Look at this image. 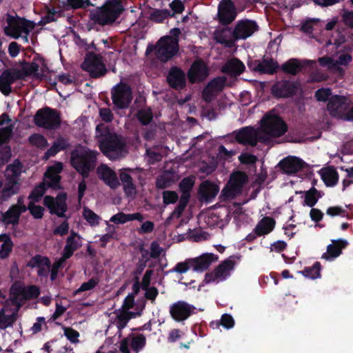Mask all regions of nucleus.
<instances>
[{
  "mask_svg": "<svg viewBox=\"0 0 353 353\" xmlns=\"http://www.w3.org/2000/svg\"><path fill=\"white\" fill-rule=\"evenodd\" d=\"M95 137L101 152L109 159H117L126 151V142L123 137L111 132L104 123L96 126Z\"/></svg>",
  "mask_w": 353,
  "mask_h": 353,
  "instance_id": "obj_1",
  "label": "nucleus"
},
{
  "mask_svg": "<svg viewBox=\"0 0 353 353\" xmlns=\"http://www.w3.org/2000/svg\"><path fill=\"white\" fill-rule=\"evenodd\" d=\"M123 10L120 0H107L100 8L91 11L89 17L94 23L105 26L114 23Z\"/></svg>",
  "mask_w": 353,
  "mask_h": 353,
  "instance_id": "obj_2",
  "label": "nucleus"
},
{
  "mask_svg": "<svg viewBox=\"0 0 353 353\" xmlns=\"http://www.w3.org/2000/svg\"><path fill=\"white\" fill-rule=\"evenodd\" d=\"M97 154L85 148L74 149L71 152V164L83 179L88 178L90 171L94 169Z\"/></svg>",
  "mask_w": 353,
  "mask_h": 353,
  "instance_id": "obj_3",
  "label": "nucleus"
},
{
  "mask_svg": "<svg viewBox=\"0 0 353 353\" xmlns=\"http://www.w3.org/2000/svg\"><path fill=\"white\" fill-rule=\"evenodd\" d=\"M288 126L282 117L276 114L266 113L261 121L262 133L272 138L281 137L286 134Z\"/></svg>",
  "mask_w": 353,
  "mask_h": 353,
  "instance_id": "obj_4",
  "label": "nucleus"
},
{
  "mask_svg": "<svg viewBox=\"0 0 353 353\" xmlns=\"http://www.w3.org/2000/svg\"><path fill=\"white\" fill-rule=\"evenodd\" d=\"M33 121L38 127L47 130H56L61 125V114L56 109L44 106L37 110Z\"/></svg>",
  "mask_w": 353,
  "mask_h": 353,
  "instance_id": "obj_5",
  "label": "nucleus"
},
{
  "mask_svg": "<svg viewBox=\"0 0 353 353\" xmlns=\"http://www.w3.org/2000/svg\"><path fill=\"white\" fill-rule=\"evenodd\" d=\"M248 181V176L245 172L240 170L232 172L230 179L221 192L222 200L234 199L241 194L243 187Z\"/></svg>",
  "mask_w": 353,
  "mask_h": 353,
  "instance_id": "obj_6",
  "label": "nucleus"
},
{
  "mask_svg": "<svg viewBox=\"0 0 353 353\" xmlns=\"http://www.w3.org/2000/svg\"><path fill=\"white\" fill-rule=\"evenodd\" d=\"M154 49L157 59L162 62H166L178 53L179 43L172 37L164 36L160 38L155 46H148L146 52Z\"/></svg>",
  "mask_w": 353,
  "mask_h": 353,
  "instance_id": "obj_7",
  "label": "nucleus"
},
{
  "mask_svg": "<svg viewBox=\"0 0 353 353\" xmlns=\"http://www.w3.org/2000/svg\"><path fill=\"white\" fill-rule=\"evenodd\" d=\"M6 22L8 26L4 27V33L14 39H19L22 33L29 34L30 28L34 26L31 21L21 18L17 14H7Z\"/></svg>",
  "mask_w": 353,
  "mask_h": 353,
  "instance_id": "obj_8",
  "label": "nucleus"
},
{
  "mask_svg": "<svg viewBox=\"0 0 353 353\" xmlns=\"http://www.w3.org/2000/svg\"><path fill=\"white\" fill-rule=\"evenodd\" d=\"M111 99L117 110H126L133 99L131 87L123 81L115 84L111 90Z\"/></svg>",
  "mask_w": 353,
  "mask_h": 353,
  "instance_id": "obj_9",
  "label": "nucleus"
},
{
  "mask_svg": "<svg viewBox=\"0 0 353 353\" xmlns=\"http://www.w3.org/2000/svg\"><path fill=\"white\" fill-rule=\"evenodd\" d=\"M81 68L93 79L104 77L108 71L102 57L92 52L86 54L81 63Z\"/></svg>",
  "mask_w": 353,
  "mask_h": 353,
  "instance_id": "obj_10",
  "label": "nucleus"
},
{
  "mask_svg": "<svg viewBox=\"0 0 353 353\" xmlns=\"http://www.w3.org/2000/svg\"><path fill=\"white\" fill-rule=\"evenodd\" d=\"M300 89L301 84L299 81L281 79L274 83L271 93L275 99H289L294 97Z\"/></svg>",
  "mask_w": 353,
  "mask_h": 353,
  "instance_id": "obj_11",
  "label": "nucleus"
},
{
  "mask_svg": "<svg viewBox=\"0 0 353 353\" xmlns=\"http://www.w3.org/2000/svg\"><path fill=\"white\" fill-rule=\"evenodd\" d=\"M67 194L59 192L57 196L46 195L43 199V205L48 208L51 214H56L59 217H65V212L68 210Z\"/></svg>",
  "mask_w": 353,
  "mask_h": 353,
  "instance_id": "obj_12",
  "label": "nucleus"
},
{
  "mask_svg": "<svg viewBox=\"0 0 353 353\" xmlns=\"http://www.w3.org/2000/svg\"><path fill=\"white\" fill-rule=\"evenodd\" d=\"M237 15L236 6L232 0H221L218 5L217 19L222 26L234 22Z\"/></svg>",
  "mask_w": 353,
  "mask_h": 353,
  "instance_id": "obj_13",
  "label": "nucleus"
},
{
  "mask_svg": "<svg viewBox=\"0 0 353 353\" xmlns=\"http://www.w3.org/2000/svg\"><path fill=\"white\" fill-rule=\"evenodd\" d=\"M259 26L252 20L241 19L239 21L232 30V37L234 41L245 39L251 37L254 32L257 31Z\"/></svg>",
  "mask_w": 353,
  "mask_h": 353,
  "instance_id": "obj_14",
  "label": "nucleus"
},
{
  "mask_svg": "<svg viewBox=\"0 0 353 353\" xmlns=\"http://www.w3.org/2000/svg\"><path fill=\"white\" fill-rule=\"evenodd\" d=\"M209 68L205 61L196 59L190 65L187 76L191 83L202 82L209 76Z\"/></svg>",
  "mask_w": 353,
  "mask_h": 353,
  "instance_id": "obj_15",
  "label": "nucleus"
},
{
  "mask_svg": "<svg viewBox=\"0 0 353 353\" xmlns=\"http://www.w3.org/2000/svg\"><path fill=\"white\" fill-rule=\"evenodd\" d=\"M195 310V307L183 301H179L170 306L171 317L176 321L188 319Z\"/></svg>",
  "mask_w": 353,
  "mask_h": 353,
  "instance_id": "obj_16",
  "label": "nucleus"
},
{
  "mask_svg": "<svg viewBox=\"0 0 353 353\" xmlns=\"http://www.w3.org/2000/svg\"><path fill=\"white\" fill-rule=\"evenodd\" d=\"M146 343L147 340L143 334L130 335L121 341L119 350L123 353H130V345L132 350L137 353L145 347Z\"/></svg>",
  "mask_w": 353,
  "mask_h": 353,
  "instance_id": "obj_17",
  "label": "nucleus"
},
{
  "mask_svg": "<svg viewBox=\"0 0 353 353\" xmlns=\"http://www.w3.org/2000/svg\"><path fill=\"white\" fill-rule=\"evenodd\" d=\"M18 79H23L22 72L19 70H5L0 75V91L4 95H9L12 91L11 85Z\"/></svg>",
  "mask_w": 353,
  "mask_h": 353,
  "instance_id": "obj_18",
  "label": "nucleus"
},
{
  "mask_svg": "<svg viewBox=\"0 0 353 353\" xmlns=\"http://www.w3.org/2000/svg\"><path fill=\"white\" fill-rule=\"evenodd\" d=\"M167 83L174 90L180 91L185 89L187 85L185 72L177 66L171 67L167 74Z\"/></svg>",
  "mask_w": 353,
  "mask_h": 353,
  "instance_id": "obj_19",
  "label": "nucleus"
},
{
  "mask_svg": "<svg viewBox=\"0 0 353 353\" xmlns=\"http://www.w3.org/2000/svg\"><path fill=\"white\" fill-rule=\"evenodd\" d=\"M305 165V161L303 159L294 156H288L279 162L278 167L285 174H292L302 170Z\"/></svg>",
  "mask_w": 353,
  "mask_h": 353,
  "instance_id": "obj_20",
  "label": "nucleus"
},
{
  "mask_svg": "<svg viewBox=\"0 0 353 353\" xmlns=\"http://www.w3.org/2000/svg\"><path fill=\"white\" fill-rule=\"evenodd\" d=\"M63 170V164L61 162H57L53 166H50L44 173V179L48 181L46 182V188L52 190L61 189V177L59 174Z\"/></svg>",
  "mask_w": 353,
  "mask_h": 353,
  "instance_id": "obj_21",
  "label": "nucleus"
},
{
  "mask_svg": "<svg viewBox=\"0 0 353 353\" xmlns=\"http://www.w3.org/2000/svg\"><path fill=\"white\" fill-rule=\"evenodd\" d=\"M28 266L30 268H37V274L41 278H48L52 267V263L48 257L37 254L30 259L28 263Z\"/></svg>",
  "mask_w": 353,
  "mask_h": 353,
  "instance_id": "obj_22",
  "label": "nucleus"
},
{
  "mask_svg": "<svg viewBox=\"0 0 353 353\" xmlns=\"http://www.w3.org/2000/svg\"><path fill=\"white\" fill-rule=\"evenodd\" d=\"M220 190L219 185L206 180L200 183L199 186V196L201 202L210 203L217 195Z\"/></svg>",
  "mask_w": 353,
  "mask_h": 353,
  "instance_id": "obj_23",
  "label": "nucleus"
},
{
  "mask_svg": "<svg viewBox=\"0 0 353 353\" xmlns=\"http://www.w3.org/2000/svg\"><path fill=\"white\" fill-rule=\"evenodd\" d=\"M237 143L244 145L256 146V130L252 126L242 127L239 130L233 132Z\"/></svg>",
  "mask_w": 353,
  "mask_h": 353,
  "instance_id": "obj_24",
  "label": "nucleus"
},
{
  "mask_svg": "<svg viewBox=\"0 0 353 353\" xmlns=\"http://www.w3.org/2000/svg\"><path fill=\"white\" fill-rule=\"evenodd\" d=\"M227 79L225 77H219L210 80L203 89L202 95L205 101H210L215 94L221 92L225 86Z\"/></svg>",
  "mask_w": 353,
  "mask_h": 353,
  "instance_id": "obj_25",
  "label": "nucleus"
},
{
  "mask_svg": "<svg viewBox=\"0 0 353 353\" xmlns=\"http://www.w3.org/2000/svg\"><path fill=\"white\" fill-rule=\"evenodd\" d=\"M97 173L103 183L110 187L112 190L118 188L121 185L115 172L105 164H102L97 168Z\"/></svg>",
  "mask_w": 353,
  "mask_h": 353,
  "instance_id": "obj_26",
  "label": "nucleus"
},
{
  "mask_svg": "<svg viewBox=\"0 0 353 353\" xmlns=\"http://www.w3.org/2000/svg\"><path fill=\"white\" fill-rule=\"evenodd\" d=\"M216 260H218V256L214 254L204 253L199 257L190 259L189 263L194 271L202 272L207 270L210 264Z\"/></svg>",
  "mask_w": 353,
  "mask_h": 353,
  "instance_id": "obj_27",
  "label": "nucleus"
},
{
  "mask_svg": "<svg viewBox=\"0 0 353 353\" xmlns=\"http://www.w3.org/2000/svg\"><path fill=\"white\" fill-rule=\"evenodd\" d=\"M82 246V237L72 230L70 235L66 239L63 248L62 256L63 259H68L72 256L74 252Z\"/></svg>",
  "mask_w": 353,
  "mask_h": 353,
  "instance_id": "obj_28",
  "label": "nucleus"
},
{
  "mask_svg": "<svg viewBox=\"0 0 353 353\" xmlns=\"http://www.w3.org/2000/svg\"><path fill=\"white\" fill-rule=\"evenodd\" d=\"M348 245V241L345 239H333L332 243L327 247V252L323 254L322 258L325 260H331L337 258L342 252V250Z\"/></svg>",
  "mask_w": 353,
  "mask_h": 353,
  "instance_id": "obj_29",
  "label": "nucleus"
},
{
  "mask_svg": "<svg viewBox=\"0 0 353 353\" xmlns=\"http://www.w3.org/2000/svg\"><path fill=\"white\" fill-rule=\"evenodd\" d=\"M310 61L301 60L296 58H291L285 61L281 66V70L285 73L290 74V75L296 76V74L301 72L303 68L308 66Z\"/></svg>",
  "mask_w": 353,
  "mask_h": 353,
  "instance_id": "obj_30",
  "label": "nucleus"
},
{
  "mask_svg": "<svg viewBox=\"0 0 353 353\" xmlns=\"http://www.w3.org/2000/svg\"><path fill=\"white\" fill-rule=\"evenodd\" d=\"M245 67L238 58H232L228 60L221 68V72L232 77L240 76L243 72Z\"/></svg>",
  "mask_w": 353,
  "mask_h": 353,
  "instance_id": "obj_31",
  "label": "nucleus"
},
{
  "mask_svg": "<svg viewBox=\"0 0 353 353\" xmlns=\"http://www.w3.org/2000/svg\"><path fill=\"white\" fill-rule=\"evenodd\" d=\"M347 99L341 95H334L331 97L327 103V110L330 114L336 115L341 113L346 108Z\"/></svg>",
  "mask_w": 353,
  "mask_h": 353,
  "instance_id": "obj_32",
  "label": "nucleus"
},
{
  "mask_svg": "<svg viewBox=\"0 0 353 353\" xmlns=\"http://www.w3.org/2000/svg\"><path fill=\"white\" fill-rule=\"evenodd\" d=\"M12 294L16 295H21L25 300H31V299L37 298L41 292L38 286L30 285L28 287L12 286L10 289Z\"/></svg>",
  "mask_w": 353,
  "mask_h": 353,
  "instance_id": "obj_33",
  "label": "nucleus"
},
{
  "mask_svg": "<svg viewBox=\"0 0 353 353\" xmlns=\"http://www.w3.org/2000/svg\"><path fill=\"white\" fill-rule=\"evenodd\" d=\"M232 258L230 256L224 260L214 269L219 281H224L230 275L236 263Z\"/></svg>",
  "mask_w": 353,
  "mask_h": 353,
  "instance_id": "obj_34",
  "label": "nucleus"
},
{
  "mask_svg": "<svg viewBox=\"0 0 353 353\" xmlns=\"http://www.w3.org/2000/svg\"><path fill=\"white\" fill-rule=\"evenodd\" d=\"M275 223L274 218L268 216H264L255 226L254 231L259 236L268 234L273 230Z\"/></svg>",
  "mask_w": 353,
  "mask_h": 353,
  "instance_id": "obj_35",
  "label": "nucleus"
},
{
  "mask_svg": "<svg viewBox=\"0 0 353 353\" xmlns=\"http://www.w3.org/2000/svg\"><path fill=\"white\" fill-rule=\"evenodd\" d=\"M71 147L68 139L63 137H59L55 141L52 143L49 149L44 154L46 159L54 157L61 150H65Z\"/></svg>",
  "mask_w": 353,
  "mask_h": 353,
  "instance_id": "obj_36",
  "label": "nucleus"
},
{
  "mask_svg": "<svg viewBox=\"0 0 353 353\" xmlns=\"http://www.w3.org/2000/svg\"><path fill=\"white\" fill-rule=\"evenodd\" d=\"M16 208V205H12L8 208L7 212H0V222L3 223L6 225H18L20 219V212H17Z\"/></svg>",
  "mask_w": 353,
  "mask_h": 353,
  "instance_id": "obj_37",
  "label": "nucleus"
},
{
  "mask_svg": "<svg viewBox=\"0 0 353 353\" xmlns=\"http://www.w3.org/2000/svg\"><path fill=\"white\" fill-rule=\"evenodd\" d=\"M126 170L130 171L131 169H125L124 171H121L119 173V179L123 185V190L125 195L132 196L136 193V185L133 182V179L130 174L127 173Z\"/></svg>",
  "mask_w": 353,
  "mask_h": 353,
  "instance_id": "obj_38",
  "label": "nucleus"
},
{
  "mask_svg": "<svg viewBox=\"0 0 353 353\" xmlns=\"http://www.w3.org/2000/svg\"><path fill=\"white\" fill-rule=\"evenodd\" d=\"M22 164L19 160H15L12 164H8L6 176L10 183H17V178L20 176Z\"/></svg>",
  "mask_w": 353,
  "mask_h": 353,
  "instance_id": "obj_39",
  "label": "nucleus"
},
{
  "mask_svg": "<svg viewBox=\"0 0 353 353\" xmlns=\"http://www.w3.org/2000/svg\"><path fill=\"white\" fill-rule=\"evenodd\" d=\"M226 27L221 29H216L214 33L215 41L220 44L231 46L232 42L229 40L230 34L232 35V30L230 27Z\"/></svg>",
  "mask_w": 353,
  "mask_h": 353,
  "instance_id": "obj_40",
  "label": "nucleus"
},
{
  "mask_svg": "<svg viewBox=\"0 0 353 353\" xmlns=\"http://www.w3.org/2000/svg\"><path fill=\"white\" fill-rule=\"evenodd\" d=\"M17 310H15L10 315H6L5 307H1L0 309V329L5 330L8 327H12L17 319Z\"/></svg>",
  "mask_w": 353,
  "mask_h": 353,
  "instance_id": "obj_41",
  "label": "nucleus"
},
{
  "mask_svg": "<svg viewBox=\"0 0 353 353\" xmlns=\"http://www.w3.org/2000/svg\"><path fill=\"white\" fill-rule=\"evenodd\" d=\"M321 179L327 186L336 185L339 180L337 170L333 167L327 168L323 172Z\"/></svg>",
  "mask_w": 353,
  "mask_h": 353,
  "instance_id": "obj_42",
  "label": "nucleus"
},
{
  "mask_svg": "<svg viewBox=\"0 0 353 353\" xmlns=\"http://www.w3.org/2000/svg\"><path fill=\"white\" fill-rule=\"evenodd\" d=\"M170 10L167 9H152L148 16V19L152 22L161 23L170 17Z\"/></svg>",
  "mask_w": 353,
  "mask_h": 353,
  "instance_id": "obj_43",
  "label": "nucleus"
},
{
  "mask_svg": "<svg viewBox=\"0 0 353 353\" xmlns=\"http://www.w3.org/2000/svg\"><path fill=\"white\" fill-rule=\"evenodd\" d=\"M279 68V65L277 61H274L273 59H263V61H261L259 72L272 75V74L276 72Z\"/></svg>",
  "mask_w": 353,
  "mask_h": 353,
  "instance_id": "obj_44",
  "label": "nucleus"
},
{
  "mask_svg": "<svg viewBox=\"0 0 353 353\" xmlns=\"http://www.w3.org/2000/svg\"><path fill=\"white\" fill-rule=\"evenodd\" d=\"M321 196L320 192L315 188H310L305 192V205L314 207Z\"/></svg>",
  "mask_w": 353,
  "mask_h": 353,
  "instance_id": "obj_45",
  "label": "nucleus"
},
{
  "mask_svg": "<svg viewBox=\"0 0 353 353\" xmlns=\"http://www.w3.org/2000/svg\"><path fill=\"white\" fill-rule=\"evenodd\" d=\"M47 190L46 181H43L39 185H37L33 190L30 192L29 195V199L32 200L35 202H39L41 197L45 194Z\"/></svg>",
  "mask_w": 353,
  "mask_h": 353,
  "instance_id": "obj_46",
  "label": "nucleus"
},
{
  "mask_svg": "<svg viewBox=\"0 0 353 353\" xmlns=\"http://www.w3.org/2000/svg\"><path fill=\"white\" fill-rule=\"evenodd\" d=\"M321 268V263L316 261L312 267L305 268L301 272L306 277L312 279H316L320 276Z\"/></svg>",
  "mask_w": 353,
  "mask_h": 353,
  "instance_id": "obj_47",
  "label": "nucleus"
},
{
  "mask_svg": "<svg viewBox=\"0 0 353 353\" xmlns=\"http://www.w3.org/2000/svg\"><path fill=\"white\" fill-rule=\"evenodd\" d=\"M152 117L151 108H144L137 112V118L143 125H148L152 121Z\"/></svg>",
  "mask_w": 353,
  "mask_h": 353,
  "instance_id": "obj_48",
  "label": "nucleus"
},
{
  "mask_svg": "<svg viewBox=\"0 0 353 353\" xmlns=\"http://www.w3.org/2000/svg\"><path fill=\"white\" fill-rule=\"evenodd\" d=\"M234 325V320L232 318V316L229 314H223L221 316V320L217 321L214 323V321H212L210 323V325L213 327L214 325L216 326V327H219L220 325L222 327L226 328V329H230L232 328Z\"/></svg>",
  "mask_w": 353,
  "mask_h": 353,
  "instance_id": "obj_49",
  "label": "nucleus"
},
{
  "mask_svg": "<svg viewBox=\"0 0 353 353\" xmlns=\"http://www.w3.org/2000/svg\"><path fill=\"white\" fill-rule=\"evenodd\" d=\"M83 217L91 226L98 225L101 219V217L99 215L85 206L83 208Z\"/></svg>",
  "mask_w": 353,
  "mask_h": 353,
  "instance_id": "obj_50",
  "label": "nucleus"
},
{
  "mask_svg": "<svg viewBox=\"0 0 353 353\" xmlns=\"http://www.w3.org/2000/svg\"><path fill=\"white\" fill-rule=\"evenodd\" d=\"M30 144L37 148H45L48 145L47 139L40 134H32L28 138Z\"/></svg>",
  "mask_w": 353,
  "mask_h": 353,
  "instance_id": "obj_51",
  "label": "nucleus"
},
{
  "mask_svg": "<svg viewBox=\"0 0 353 353\" xmlns=\"http://www.w3.org/2000/svg\"><path fill=\"white\" fill-rule=\"evenodd\" d=\"M39 70V65L36 62H28L23 61L22 63V68L20 70L23 74V79L24 77H30L32 74L37 72Z\"/></svg>",
  "mask_w": 353,
  "mask_h": 353,
  "instance_id": "obj_52",
  "label": "nucleus"
},
{
  "mask_svg": "<svg viewBox=\"0 0 353 353\" xmlns=\"http://www.w3.org/2000/svg\"><path fill=\"white\" fill-rule=\"evenodd\" d=\"M99 281L98 276H93L88 281L83 283L79 288L74 292V294L76 295L83 292L94 290Z\"/></svg>",
  "mask_w": 353,
  "mask_h": 353,
  "instance_id": "obj_53",
  "label": "nucleus"
},
{
  "mask_svg": "<svg viewBox=\"0 0 353 353\" xmlns=\"http://www.w3.org/2000/svg\"><path fill=\"white\" fill-rule=\"evenodd\" d=\"M17 183H10L9 181L3 188L0 192V201H6L12 195L17 193V190L14 187Z\"/></svg>",
  "mask_w": 353,
  "mask_h": 353,
  "instance_id": "obj_54",
  "label": "nucleus"
},
{
  "mask_svg": "<svg viewBox=\"0 0 353 353\" xmlns=\"http://www.w3.org/2000/svg\"><path fill=\"white\" fill-rule=\"evenodd\" d=\"M62 10H57L54 8H48L46 14L42 17V19L39 23L40 25H44L53 21H56V14H59L61 16Z\"/></svg>",
  "mask_w": 353,
  "mask_h": 353,
  "instance_id": "obj_55",
  "label": "nucleus"
},
{
  "mask_svg": "<svg viewBox=\"0 0 353 353\" xmlns=\"http://www.w3.org/2000/svg\"><path fill=\"white\" fill-rule=\"evenodd\" d=\"M194 184V179L189 176L183 179L179 183V188L181 193L190 194Z\"/></svg>",
  "mask_w": 353,
  "mask_h": 353,
  "instance_id": "obj_56",
  "label": "nucleus"
},
{
  "mask_svg": "<svg viewBox=\"0 0 353 353\" xmlns=\"http://www.w3.org/2000/svg\"><path fill=\"white\" fill-rule=\"evenodd\" d=\"M170 17H174L176 14H181L185 10V6L181 0H173L169 3Z\"/></svg>",
  "mask_w": 353,
  "mask_h": 353,
  "instance_id": "obj_57",
  "label": "nucleus"
},
{
  "mask_svg": "<svg viewBox=\"0 0 353 353\" xmlns=\"http://www.w3.org/2000/svg\"><path fill=\"white\" fill-rule=\"evenodd\" d=\"M12 135V125L0 128V145L9 143Z\"/></svg>",
  "mask_w": 353,
  "mask_h": 353,
  "instance_id": "obj_58",
  "label": "nucleus"
},
{
  "mask_svg": "<svg viewBox=\"0 0 353 353\" xmlns=\"http://www.w3.org/2000/svg\"><path fill=\"white\" fill-rule=\"evenodd\" d=\"M179 200V194L174 191L165 190L163 192V202L165 205L175 203Z\"/></svg>",
  "mask_w": 353,
  "mask_h": 353,
  "instance_id": "obj_59",
  "label": "nucleus"
},
{
  "mask_svg": "<svg viewBox=\"0 0 353 353\" xmlns=\"http://www.w3.org/2000/svg\"><path fill=\"white\" fill-rule=\"evenodd\" d=\"M68 4L73 9L87 8L88 6H94L90 0H67Z\"/></svg>",
  "mask_w": 353,
  "mask_h": 353,
  "instance_id": "obj_60",
  "label": "nucleus"
},
{
  "mask_svg": "<svg viewBox=\"0 0 353 353\" xmlns=\"http://www.w3.org/2000/svg\"><path fill=\"white\" fill-rule=\"evenodd\" d=\"M64 336L72 343H75L79 341V332L70 327H66L63 328Z\"/></svg>",
  "mask_w": 353,
  "mask_h": 353,
  "instance_id": "obj_61",
  "label": "nucleus"
},
{
  "mask_svg": "<svg viewBox=\"0 0 353 353\" xmlns=\"http://www.w3.org/2000/svg\"><path fill=\"white\" fill-rule=\"evenodd\" d=\"M331 94L332 91L329 88L319 89L315 93L316 100L322 102H325L327 101H328Z\"/></svg>",
  "mask_w": 353,
  "mask_h": 353,
  "instance_id": "obj_62",
  "label": "nucleus"
},
{
  "mask_svg": "<svg viewBox=\"0 0 353 353\" xmlns=\"http://www.w3.org/2000/svg\"><path fill=\"white\" fill-rule=\"evenodd\" d=\"M28 210L32 216L35 219H42L43 216L44 208L41 205H34L30 203L28 205Z\"/></svg>",
  "mask_w": 353,
  "mask_h": 353,
  "instance_id": "obj_63",
  "label": "nucleus"
},
{
  "mask_svg": "<svg viewBox=\"0 0 353 353\" xmlns=\"http://www.w3.org/2000/svg\"><path fill=\"white\" fill-rule=\"evenodd\" d=\"M65 259H63V256L62 258L58 261H54L52 264H51L50 268V279L52 281L56 280L57 279L58 272L61 267L63 265V262Z\"/></svg>",
  "mask_w": 353,
  "mask_h": 353,
  "instance_id": "obj_64",
  "label": "nucleus"
}]
</instances>
